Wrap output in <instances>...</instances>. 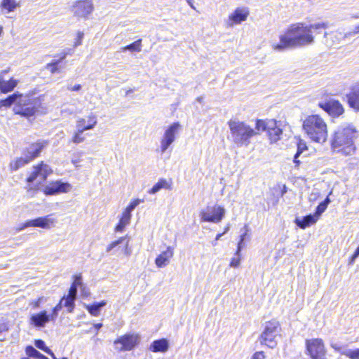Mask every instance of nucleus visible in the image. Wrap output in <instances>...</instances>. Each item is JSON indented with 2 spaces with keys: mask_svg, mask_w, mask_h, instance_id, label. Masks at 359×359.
<instances>
[{
  "mask_svg": "<svg viewBox=\"0 0 359 359\" xmlns=\"http://www.w3.org/2000/svg\"><path fill=\"white\" fill-rule=\"evenodd\" d=\"M171 188V184L165 179H160L158 182H156L151 189L148 191V193L150 194H154L158 192L161 189H170Z\"/></svg>",
  "mask_w": 359,
  "mask_h": 359,
  "instance_id": "32",
  "label": "nucleus"
},
{
  "mask_svg": "<svg viewBox=\"0 0 359 359\" xmlns=\"http://www.w3.org/2000/svg\"><path fill=\"white\" fill-rule=\"evenodd\" d=\"M18 6L19 4L16 0H1L0 4L1 10L6 13L13 12Z\"/></svg>",
  "mask_w": 359,
  "mask_h": 359,
  "instance_id": "31",
  "label": "nucleus"
},
{
  "mask_svg": "<svg viewBox=\"0 0 359 359\" xmlns=\"http://www.w3.org/2000/svg\"><path fill=\"white\" fill-rule=\"evenodd\" d=\"M358 131L351 124L341 125L334 131L332 138V147L344 155H351L355 151L354 140Z\"/></svg>",
  "mask_w": 359,
  "mask_h": 359,
  "instance_id": "3",
  "label": "nucleus"
},
{
  "mask_svg": "<svg viewBox=\"0 0 359 359\" xmlns=\"http://www.w3.org/2000/svg\"><path fill=\"white\" fill-rule=\"evenodd\" d=\"M174 249L171 246H168L165 251L161 252L155 259V264L158 268L167 266L170 259L173 257Z\"/></svg>",
  "mask_w": 359,
  "mask_h": 359,
  "instance_id": "19",
  "label": "nucleus"
},
{
  "mask_svg": "<svg viewBox=\"0 0 359 359\" xmlns=\"http://www.w3.org/2000/svg\"><path fill=\"white\" fill-rule=\"evenodd\" d=\"M26 353L29 357H33L36 359H48L46 356L41 354L39 351L35 349L32 346H27L25 349Z\"/></svg>",
  "mask_w": 359,
  "mask_h": 359,
  "instance_id": "36",
  "label": "nucleus"
},
{
  "mask_svg": "<svg viewBox=\"0 0 359 359\" xmlns=\"http://www.w3.org/2000/svg\"><path fill=\"white\" fill-rule=\"evenodd\" d=\"M308 148L306 146V144L303 140H300L299 142L297 143V150L294 156L293 161L295 163V166L298 167L301 163L300 160L299 159V157L302 154H303L304 151H307Z\"/></svg>",
  "mask_w": 359,
  "mask_h": 359,
  "instance_id": "33",
  "label": "nucleus"
},
{
  "mask_svg": "<svg viewBox=\"0 0 359 359\" xmlns=\"http://www.w3.org/2000/svg\"><path fill=\"white\" fill-rule=\"evenodd\" d=\"M306 347L312 359H325L326 351L321 339H306Z\"/></svg>",
  "mask_w": 359,
  "mask_h": 359,
  "instance_id": "9",
  "label": "nucleus"
},
{
  "mask_svg": "<svg viewBox=\"0 0 359 359\" xmlns=\"http://www.w3.org/2000/svg\"><path fill=\"white\" fill-rule=\"evenodd\" d=\"M249 15L247 8H238L229 17L228 25L230 27L238 25L245 21Z\"/></svg>",
  "mask_w": 359,
  "mask_h": 359,
  "instance_id": "18",
  "label": "nucleus"
},
{
  "mask_svg": "<svg viewBox=\"0 0 359 359\" xmlns=\"http://www.w3.org/2000/svg\"><path fill=\"white\" fill-rule=\"evenodd\" d=\"M142 200H140L137 198L133 199L130 203L126 206V208L123 210L124 212L131 214V212L141 203Z\"/></svg>",
  "mask_w": 359,
  "mask_h": 359,
  "instance_id": "43",
  "label": "nucleus"
},
{
  "mask_svg": "<svg viewBox=\"0 0 359 359\" xmlns=\"http://www.w3.org/2000/svg\"><path fill=\"white\" fill-rule=\"evenodd\" d=\"M29 163L31 162L25 156L18 157L10 162L9 169L12 172L15 171Z\"/></svg>",
  "mask_w": 359,
  "mask_h": 359,
  "instance_id": "30",
  "label": "nucleus"
},
{
  "mask_svg": "<svg viewBox=\"0 0 359 359\" xmlns=\"http://www.w3.org/2000/svg\"><path fill=\"white\" fill-rule=\"evenodd\" d=\"M347 102L351 108L359 111V85L353 87L346 94Z\"/></svg>",
  "mask_w": 359,
  "mask_h": 359,
  "instance_id": "21",
  "label": "nucleus"
},
{
  "mask_svg": "<svg viewBox=\"0 0 359 359\" xmlns=\"http://www.w3.org/2000/svg\"><path fill=\"white\" fill-rule=\"evenodd\" d=\"M105 301H100L99 302H94L91 304L86 305V309L93 316H98L100 313V309L106 305Z\"/></svg>",
  "mask_w": 359,
  "mask_h": 359,
  "instance_id": "29",
  "label": "nucleus"
},
{
  "mask_svg": "<svg viewBox=\"0 0 359 359\" xmlns=\"http://www.w3.org/2000/svg\"><path fill=\"white\" fill-rule=\"evenodd\" d=\"M140 341L139 334L135 332H128L114 341V348L117 352H127L133 351L137 347Z\"/></svg>",
  "mask_w": 359,
  "mask_h": 359,
  "instance_id": "8",
  "label": "nucleus"
},
{
  "mask_svg": "<svg viewBox=\"0 0 359 359\" xmlns=\"http://www.w3.org/2000/svg\"><path fill=\"white\" fill-rule=\"evenodd\" d=\"M255 129L257 131V134L262 131H266L265 121L257 120L256 122Z\"/></svg>",
  "mask_w": 359,
  "mask_h": 359,
  "instance_id": "45",
  "label": "nucleus"
},
{
  "mask_svg": "<svg viewBox=\"0 0 359 359\" xmlns=\"http://www.w3.org/2000/svg\"><path fill=\"white\" fill-rule=\"evenodd\" d=\"M21 96L22 93L18 91H16L13 94L7 96L6 98L0 100V110L3 107H11L13 105V104L16 103V100L18 99V97Z\"/></svg>",
  "mask_w": 359,
  "mask_h": 359,
  "instance_id": "28",
  "label": "nucleus"
},
{
  "mask_svg": "<svg viewBox=\"0 0 359 359\" xmlns=\"http://www.w3.org/2000/svg\"><path fill=\"white\" fill-rule=\"evenodd\" d=\"M247 236V230L241 235V239L238 243L237 250L234 255V257L231 259L230 266L231 267H237L240 264L241 256L240 252L241 249L245 246L244 240Z\"/></svg>",
  "mask_w": 359,
  "mask_h": 359,
  "instance_id": "23",
  "label": "nucleus"
},
{
  "mask_svg": "<svg viewBox=\"0 0 359 359\" xmlns=\"http://www.w3.org/2000/svg\"><path fill=\"white\" fill-rule=\"evenodd\" d=\"M117 246V244L115 243V241L111 242L107 247L106 251L107 252H110L112 249H114L115 247Z\"/></svg>",
  "mask_w": 359,
  "mask_h": 359,
  "instance_id": "53",
  "label": "nucleus"
},
{
  "mask_svg": "<svg viewBox=\"0 0 359 359\" xmlns=\"http://www.w3.org/2000/svg\"><path fill=\"white\" fill-rule=\"evenodd\" d=\"M327 28V25L324 22L309 25L304 23L292 24L280 36V42L272 44V48L274 50L281 52L286 49L312 45L315 41L313 34H320Z\"/></svg>",
  "mask_w": 359,
  "mask_h": 359,
  "instance_id": "1",
  "label": "nucleus"
},
{
  "mask_svg": "<svg viewBox=\"0 0 359 359\" xmlns=\"http://www.w3.org/2000/svg\"><path fill=\"white\" fill-rule=\"evenodd\" d=\"M142 49V40L138 39L124 47L122 48L123 50H130L135 52H140Z\"/></svg>",
  "mask_w": 359,
  "mask_h": 359,
  "instance_id": "37",
  "label": "nucleus"
},
{
  "mask_svg": "<svg viewBox=\"0 0 359 359\" xmlns=\"http://www.w3.org/2000/svg\"><path fill=\"white\" fill-rule=\"evenodd\" d=\"M55 222V219L51 218L48 215L27 221L20 229L29 226L49 229Z\"/></svg>",
  "mask_w": 359,
  "mask_h": 359,
  "instance_id": "16",
  "label": "nucleus"
},
{
  "mask_svg": "<svg viewBox=\"0 0 359 359\" xmlns=\"http://www.w3.org/2000/svg\"><path fill=\"white\" fill-rule=\"evenodd\" d=\"M131 219V214L127 213L123 210L119 221L114 227L115 232H123L127 225L129 224Z\"/></svg>",
  "mask_w": 359,
  "mask_h": 359,
  "instance_id": "27",
  "label": "nucleus"
},
{
  "mask_svg": "<svg viewBox=\"0 0 359 359\" xmlns=\"http://www.w3.org/2000/svg\"><path fill=\"white\" fill-rule=\"evenodd\" d=\"M50 321H54L46 310L32 314L29 318V324L36 327H43Z\"/></svg>",
  "mask_w": 359,
  "mask_h": 359,
  "instance_id": "17",
  "label": "nucleus"
},
{
  "mask_svg": "<svg viewBox=\"0 0 359 359\" xmlns=\"http://www.w3.org/2000/svg\"><path fill=\"white\" fill-rule=\"evenodd\" d=\"M48 141L40 140L30 143L22 151L23 155L30 161L40 156L43 149L48 145Z\"/></svg>",
  "mask_w": 359,
  "mask_h": 359,
  "instance_id": "12",
  "label": "nucleus"
},
{
  "mask_svg": "<svg viewBox=\"0 0 359 359\" xmlns=\"http://www.w3.org/2000/svg\"><path fill=\"white\" fill-rule=\"evenodd\" d=\"M60 301H62V303L64 302L62 305H63V306L67 308V312L72 313L74 311V308H75V301H76L75 299L68 297L67 295H64L60 299Z\"/></svg>",
  "mask_w": 359,
  "mask_h": 359,
  "instance_id": "34",
  "label": "nucleus"
},
{
  "mask_svg": "<svg viewBox=\"0 0 359 359\" xmlns=\"http://www.w3.org/2000/svg\"><path fill=\"white\" fill-rule=\"evenodd\" d=\"M267 133H268L269 139L271 140V142H276L278 140H280V135H282L283 131L279 127H277L271 130H269Z\"/></svg>",
  "mask_w": 359,
  "mask_h": 359,
  "instance_id": "38",
  "label": "nucleus"
},
{
  "mask_svg": "<svg viewBox=\"0 0 359 359\" xmlns=\"http://www.w3.org/2000/svg\"><path fill=\"white\" fill-rule=\"evenodd\" d=\"M228 124L231 139L238 146H248L250 139L257 135V131L243 121L230 120Z\"/></svg>",
  "mask_w": 359,
  "mask_h": 359,
  "instance_id": "6",
  "label": "nucleus"
},
{
  "mask_svg": "<svg viewBox=\"0 0 359 359\" xmlns=\"http://www.w3.org/2000/svg\"><path fill=\"white\" fill-rule=\"evenodd\" d=\"M303 130L313 142L323 144L327 138L325 121L317 114L307 116L303 122Z\"/></svg>",
  "mask_w": 359,
  "mask_h": 359,
  "instance_id": "5",
  "label": "nucleus"
},
{
  "mask_svg": "<svg viewBox=\"0 0 359 359\" xmlns=\"http://www.w3.org/2000/svg\"><path fill=\"white\" fill-rule=\"evenodd\" d=\"M331 347L332 348H334L335 351L340 352L341 353V351H344L337 344H332Z\"/></svg>",
  "mask_w": 359,
  "mask_h": 359,
  "instance_id": "55",
  "label": "nucleus"
},
{
  "mask_svg": "<svg viewBox=\"0 0 359 359\" xmlns=\"http://www.w3.org/2000/svg\"><path fill=\"white\" fill-rule=\"evenodd\" d=\"M358 32H359V25L355 27L354 29H353V31H351L348 33H346L344 35H342V34L340 32H334V33L333 32V33H330V34L325 32V35H324V36L325 38V43L327 44V46H333L334 43V41H332V42L329 41L330 39L332 41L333 36L337 37L338 35H339L340 37L346 38L348 36H353V35L358 34Z\"/></svg>",
  "mask_w": 359,
  "mask_h": 359,
  "instance_id": "24",
  "label": "nucleus"
},
{
  "mask_svg": "<svg viewBox=\"0 0 359 359\" xmlns=\"http://www.w3.org/2000/svg\"><path fill=\"white\" fill-rule=\"evenodd\" d=\"M34 344L38 348L43 351L49 355H53V352L45 345V343L42 339L35 340Z\"/></svg>",
  "mask_w": 359,
  "mask_h": 359,
  "instance_id": "42",
  "label": "nucleus"
},
{
  "mask_svg": "<svg viewBox=\"0 0 359 359\" xmlns=\"http://www.w3.org/2000/svg\"><path fill=\"white\" fill-rule=\"evenodd\" d=\"M83 36H84L83 32H77L76 37L74 43V47H76V46H79L81 45L82 41H83Z\"/></svg>",
  "mask_w": 359,
  "mask_h": 359,
  "instance_id": "48",
  "label": "nucleus"
},
{
  "mask_svg": "<svg viewBox=\"0 0 359 359\" xmlns=\"http://www.w3.org/2000/svg\"><path fill=\"white\" fill-rule=\"evenodd\" d=\"M265 355L263 351H257L253 354L251 359H264Z\"/></svg>",
  "mask_w": 359,
  "mask_h": 359,
  "instance_id": "51",
  "label": "nucleus"
},
{
  "mask_svg": "<svg viewBox=\"0 0 359 359\" xmlns=\"http://www.w3.org/2000/svg\"><path fill=\"white\" fill-rule=\"evenodd\" d=\"M84 130H81L79 129H77L73 134L71 140H69L70 142H72L74 144H78L80 143H82L85 141L86 137L83 134Z\"/></svg>",
  "mask_w": 359,
  "mask_h": 359,
  "instance_id": "35",
  "label": "nucleus"
},
{
  "mask_svg": "<svg viewBox=\"0 0 359 359\" xmlns=\"http://www.w3.org/2000/svg\"><path fill=\"white\" fill-rule=\"evenodd\" d=\"M11 71L10 67L0 72V93L7 94L12 92L18 86L19 81L14 77L6 80L4 76Z\"/></svg>",
  "mask_w": 359,
  "mask_h": 359,
  "instance_id": "14",
  "label": "nucleus"
},
{
  "mask_svg": "<svg viewBox=\"0 0 359 359\" xmlns=\"http://www.w3.org/2000/svg\"><path fill=\"white\" fill-rule=\"evenodd\" d=\"M169 348L168 340L165 339H161L154 340L150 345L149 349L152 352H165Z\"/></svg>",
  "mask_w": 359,
  "mask_h": 359,
  "instance_id": "26",
  "label": "nucleus"
},
{
  "mask_svg": "<svg viewBox=\"0 0 359 359\" xmlns=\"http://www.w3.org/2000/svg\"><path fill=\"white\" fill-rule=\"evenodd\" d=\"M341 354L350 359H359V348L355 350L344 349L341 351Z\"/></svg>",
  "mask_w": 359,
  "mask_h": 359,
  "instance_id": "41",
  "label": "nucleus"
},
{
  "mask_svg": "<svg viewBox=\"0 0 359 359\" xmlns=\"http://www.w3.org/2000/svg\"><path fill=\"white\" fill-rule=\"evenodd\" d=\"M51 173V168L43 161L33 165L32 172L25 179L27 184L25 189L27 194L31 196H34L40 191H42L46 196L68 192L71 185L60 180L51 181L48 185L43 187V182L46 181Z\"/></svg>",
  "mask_w": 359,
  "mask_h": 359,
  "instance_id": "2",
  "label": "nucleus"
},
{
  "mask_svg": "<svg viewBox=\"0 0 359 359\" xmlns=\"http://www.w3.org/2000/svg\"><path fill=\"white\" fill-rule=\"evenodd\" d=\"M97 124V117L95 114H90L87 116V119L85 118H79L76 121L77 129L81 130H88L93 129Z\"/></svg>",
  "mask_w": 359,
  "mask_h": 359,
  "instance_id": "20",
  "label": "nucleus"
},
{
  "mask_svg": "<svg viewBox=\"0 0 359 359\" xmlns=\"http://www.w3.org/2000/svg\"><path fill=\"white\" fill-rule=\"evenodd\" d=\"M189 5L191 7H193V0H187Z\"/></svg>",
  "mask_w": 359,
  "mask_h": 359,
  "instance_id": "57",
  "label": "nucleus"
},
{
  "mask_svg": "<svg viewBox=\"0 0 359 359\" xmlns=\"http://www.w3.org/2000/svg\"><path fill=\"white\" fill-rule=\"evenodd\" d=\"M224 209L217 205H208L201 212L203 222H218L222 219Z\"/></svg>",
  "mask_w": 359,
  "mask_h": 359,
  "instance_id": "11",
  "label": "nucleus"
},
{
  "mask_svg": "<svg viewBox=\"0 0 359 359\" xmlns=\"http://www.w3.org/2000/svg\"><path fill=\"white\" fill-rule=\"evenodd\" d=\"M359 256V246L356 248L354 253L351 256L350 264H353L355 260Z\"/></svg>",
  "mask_w": 359,
  "mask_h": 359,
  "instance_id": "52",
  "label": "nucleus"
},
{
  "mask_svg": "<svg viewBox=\"0 0 359 359\" xmlns=\"http://www.w3.org/2000/svg\"><path fill=\"white\" fill-rule=\"evenodd\" d=\"M74 280L71 285H74L76 287L82 285V276L81 273H78L74 276Z\"/></svg>",
  "mask_w": 359,
  "mask_h": 359,
  "instance_id": "46",
  "label": "nucleus"
},
{
  "mask_svg": "<svg viewBox=\"0 0 359 359\" xmlns=\"http://www.w3.org/2000/svg\"><path fill=\"white\" fill-rule=\"evenodd\" d=\"M81 88V86L80 84H76L72 87H69L68 89L71 91H79Z\"/></svg>",
  "mask_w": 359,
  "mask_h": 359,
  "instance_id": "54",
  "label": "nucleus"
},
{
  "mask_svg": "<svg viewBox=\"0 0 359 359\" xmlns=\"http://www.w3.org/2000/svg\"><path fill=\"white\" fill-rule=\"evenodd\" d=\"M76 294H77V287H76L74 285H70V287L68 290V294L67 296L72 297L76 299Z\"/></svg>",
  "mask_w": 359,
  "mask_h": 359,
  "instance_id": "49",
  "label": "nucleus"
},
{
  "mask_svg": "<svg viewBox=\"0 0 359 359\" xmlns=\"http://www.w3.org/2000/svg\"><path fill=\"white\" fill-rule=\"evenodd\" d=\"M43 95L35 97L32 93H22L16 100L14 114L27 119L34 117L43 108Z\"/></svg>",
  "mask_w": 359,
  "mask_h": 359,
  "instance_id": "4",
  "label": "nucleus"
},
{
  "mask_svg": "<svg viewBox=\"0 0 359 359\" xmlns=\"http://www.w3.org/2000/svg\"><path fill=\"white\" fill-rule=\"evenodd\" d=\"M93 326L95 328V330L97 331H98L102 327V323H95V324H94Z\"/></svg>",
  "mask_w": 359,
  "mask_h": 359,
  "instance_id": "56",
  "label": "nucleus"
},
{
  "mask_svg": "<svg viewBox=\"0 0 359 359\" xmlns=\"http://www.w3.org/2000/svg\"><path fill=\"white\" fill-rule=\"evenodd\" d=\"M276 123V121L273 119L265 121L266 131L268 132L269 130L277 128Z\"/></svg>",
  "mask_w": 359,
  "mask_h": 359,
  "instance_id": "47",
  "label": "nucleus"
},
{
  "mask_svg": "<svg viewBox=\"0 0 359 359\" xmlns=\"http://www.w3.org/2000/svg\"><path fill=\"white\" fill-rule=\"evenodd\" d=\"M319 107L332 116H339L344 111L342 104L335 100L319 103Z\"/></svg>",
  "mask_w": 359,
  "mask_h": 359,
  "instance_id": "15",
  "label": "nucleus"
},
{
  "mask_svg": "<svg viewBox=\"0 0 359 359\" xmlns=\"http://www.w3.org/2000/svg\"><path fill=\"white\" fill-rule=\"evenodd\" d=\"M67 53L62 52L59 55L58 60H54L46 64L45 68L50 72V74H54L59 73L61 71L60 62L66 58Z\"/></svg>",
  "mask_w": 359,
  "mask_h": 359,
  "instance_id": "22",
  "label": "nucleus"
},
{
  "mask_svg": "<svg viewBox=\"0 0 359 359\" xmlns=\"http://www.w3.org/2000/svg\"><path fill=\"white\" fill-rule=\"evenodd\" d=\"M8 328V323L4 320H0V334L7 332Z\"/></svg>",
  "mask_w": 359,
  "mask_h": 359,
  "instance_id": "50",
  "label": "nucleus"
},
{
  "mask_svg": "<svg viewBox=\"0 0 359 359\" xmlns=\"http://www.w3.org/2000/svg\"><path fill=\"white\" fill-rule=\"evenodd\" d=\"M330 203L329 197H327L323 201H322L316 208L315 215L318 218L323 212L325 211L327 205Z\"/></svg>",
  "mask_w": 359,
  "mask_h": 359,
  "instance_id": "39",
  "label": "nucleus"
},
{
  "mask_svg": "<svg viewBox=\"0 0 359 359\" xmlns=\"http://www.w3.org/2000/svg\"><path fill=\"white\" fill-rule=\"evenodd\" d=\"M38 306H39V302H35L34 307L37 308Z\"/></svg>",
  "mask_w": 359,
  "mask_h": 359,
  "instance_id": "58",
  "label": "nucleus"
},
{
  "mask_svg": "<svg viewBox=\"0 0 359 359\" xmlns=\"http://www.w3.org/2000/svg\"><path fill=\"white\" fill-rule=\"evenodd\" d=\"M63 305L62 301H59V302L52 309L51 313L50 314L52 317V319L55 321L58 316V312L62 309Z\"/></svg>",
  "mask_w": 359,
  "mask_h": 359,
  "instance_id": "44",
  "label": "nucleus"
},
{
  "mask_svg": "<svg viewBox=\"0 0 359 359\" xmlns=\"http://www.w3.org/2000/svg\"><path fill=\"white\" fill-rule=\"evenodd\" d=\"M318 217L315 215H308L303 217L302 219L296 218L295 223L301 229H306V227L315 224Z\"/></svg>",
  "mask_w": 359,
  "mask_h": 359,
  "instance_id": "25",
  "label": "nucleus"
},
{
  "mask_svg": "<svg viewBox=\"0 0 359 359\" xmlns=\"http://www.w3.org/2000/svg\"><path fill=\"white\" fill-rule=\"evenodd\" d=\"M180 127L181 126L179 122H175L165 130L161 140V151L162 153L165 151L168 147L175 141V135Z\"/></svg>",
  "mask_w": 359,
  "mask_h": 359,
  "instance_id": "13",
  "label": "nucleus"
},
{
  "mask_svg": "<svg viewBox=\"0 0 359 359\" xmlns=\"http://www.w3.org/2000/svg\"><path fill=\"white\" fill-rule=\"evenodd\" d=\"M22 359H29V358H22Z\"/></svg>",
  "mask_w": 359,
  "mask_h": 359,
  "instance_id": "60",
  "label": "nucleus"
},
{
  "mask_svg": "<svg viewBox=\"0 0 359 359\" xmlns=\"http://www.w3.org/2000/svg\"><path fill=\"white\" fill-rule=\"evenodd\" d=\"M114 241L117 244V245L118 244L123 243L124 245H125V248H124L125 254L126 255H129L130 254V250L129 249V238L127 235L121 236Z\"/></svg>",
  "mask_w": 359,
  "mask_h": 359,
  "instance_id": "40",
  "label": "nucleus"
},
{
  "mask_svg": "<svg viewBox=\"0 0 359 359\" xmlns=\"http://www.w3.org/2000/svg\"><path fill=\"white\" fill-rule=\"evenodd\" d=\"M72 8L74 16L84 19H87L94 10L92 0H77Z\"/></svg>",
  "mask_w": 359,
  "mask_h": 359,
  "instance_id": "10",
  "label": "nucleus"
},
{
  "mask_svg": "<svg viewBox=\"0 0 359 359\" xmlns=\"http://www.w3.org/2000/svg\"><path fill=\"white\" fill-rule=\"evenodd\" d=\"M219 236H221V234H218L217 238H218Z\"/></svg>",
  "mask_w": 359,
  "mask_h": 359,
  "instance_id": "59",
  "label": "nucleus"
},
{
  "mask_svg": "<svg viewBox=\"0 0 359 359\" xmlns=\"http://www.w3.org/2000/svg\"><path fill=\"white\" fill-rule=\"evenodd\" d=\"M281 327L278 321L272 320L266 323L259 337L261 344L273 348L277 345V337L280 336Z\"/></svg>",
  "mask_w": 359,
  "mask_h": 359,
  "instance_id": "7",
  "label": "nucleus"
}]
</instances>
